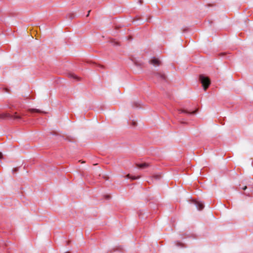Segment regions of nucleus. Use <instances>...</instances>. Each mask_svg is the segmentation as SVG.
Listing matches in <instances>:
<instances>
[{
  "instance_id": "obj_1",
  "label": "nucleus",
  "mask_w": 253,
  "mask_h": 253,
  "mask_svg": "<svg viewBox=\"0 0 253 253\" xmlns=\"http://www.w3.org/2000/svg\"><path fill=\"white\" fill-rule=\"evenodd\" d=\"M199 80L202 84L204 90H206L211 84V80L209 78L205 77L203 75H200Z\"/></svg>"
},
{
  "instance_id": "obj_2",
  "label": "nucleus",
  "mask_w": 253,
  "mask_h": 253,
  "mask_svg": "<svg viewBox=\"0 0 253 253\" xmlns=\"http://www.w3.org/2000/svg\"><path fill=\"white\" fill-rule=\"evenodd\" d=\"M194 204L199 210H202L204 207V204L201 202L195 201Z\"/></svg>"
},
{
  "instance_id": "obj_3",
  "label": "nucleus",
  "mask_w": 253,
  "mask_h": 253,
  "mask_svg": "<svg viewBox=\"0 0 253 253\" xmlns=\"http://www.w3.org/2000/svg\"><path fill=\"white\" fill-rule=\"evenodd\" d=\"M10 116V115L8 113H0V120L7 119V117Z\"/></svg>"
},
{
  "instance_id": "obj_4",
  "label": "nucleus",
  "mask_w": 253,
  "mask_h": 253,
  "mask_svg": "<svg viewBox=\"0 0 253 253\" xmlns=\"http://www.w3.org/2000/svg\"><path fill=\"white\" fill-rule=\"evenodd\" d=\"M151 63L156 66H159L160 64V61L157 58H154L150 61Z\"/></svg>"
},
{
  "instance_id": "obj_5",
  "label": "nucleus",
  "mask_w": 253,
  "mask_h": 253,
  "mask_svg": "<svg viewBox=\"0 0 253 253\" xmlns=\"http://www.w3.org/2000/svg\"><path fill=\"white\" fill-rule=\"evenodd\" d=\"M136 166L137 167H138L139 168L144 169V168H148L149 166V164L148 163H144L141 164H137Z\"/></svg>"
},
{
  "instance_id": "obj_6",
  "label": "nucleus",
  "mask_w": 253,
  "mask_h": 253,
  "mask_svg": "<svg viewBox=\"0 0 253 253\" xmlns=\"http://www.w3.org/2000/svg\"><path fill=\"white\" fill-rule=\"evenodd\" d=\"M179 111L181 113H187L189 114H195L196 113L197 110L192 111V112H189L184 109H180V110H179Z\"/></svg>"
},
{
  "instance_id": "obj_7",
  "label": "nucleus",
  "mask_w": 253,
  "mask_h": 253,
  "mask_svg": "<svg viewBox=\"0 0 253 253\" xmlns=\"http://www.w3.org/2000/svg\"><path fill=\"white\" fill-rule=\"evenodd\" d=\"M29 111L33 113V112H36L38 113H45V112L43 111H42L40 110L37 109H29Z\"/></svg>"
},
{
  "instance_id": "obj_8",
  "label": "nucleus",
  "mask_w": 253,
  "mask_h": 253,
  "mask_svg": "<svg viewBox=\"0 0 253 253\" xmlns=\"http://www.w3.org/2000/svg\"><path fill=\"white\" fill-rule=\"evenodd\" d=\"M68 76H69V77H70L71 78H73V79H76L77 80H79V78L73 73H69L68 74Z\"/></svg>"
},
{
  "instance_id": "obj_9",
  "label": "nucleus",
  "mask_w": 253,
  "mask_h": 253,
  "mask_svg": "<svg viewBox=\"0 0 253 253\" xmlns=\"http://www.w3.org/2000/svg\"><path fill=\"white\" fill-rule=\"evenodd\" d=\"M7 118H11L13 119H21L20 116L17 115L16 113H15V115L14 116L10 115V117H7Z\"/></svg>"
},
{
  "instance_id": "obj_10",
  "label": "nucleus",
  "mask_w": 253,
  "mask_h": 253,
  "mask_svg": "<svg viewBox=\"0 0 253 253\" xmlns=\"http://www.w3.org/2000/svg\"><path fill=\"white\" fill-rule=\"evenodd\" d=\"M127 176L128 177H129V178H131V179H133V180L136 179H138V178H139V177H140L139 176H137V177H135V176H130L129 174H128V175H127Z\"/></svg>"
},
{
  "instance_id": "obj_11",
  "label": "nucleus",
  "mask_w": 253,
  "mask_h": 253,
  "mask_svg": "<svg viewBox=\"0 0 253 253\" xmlns=\"http://www.w3.org/2000/svg\"><path fill=\"white\" fill-rule=\"evenodd\" d=\"M159 76L160 78H161L163 80H165L166 78V77L165 75L160 74Z\"/></svg>"
},
{
  "instance_id": "obj_12",
  "label": "nucleus",
  "mask_w": 253,
  "mask_h": 253,
  "mask_svg": "<svg viewBox=\"0 0 253 253\" xmlns=\"http://www.w3.org/2000/svg\"><path fill=\"white\" fill-rule=\"evenodd\" d=\"M17 170H18V168H15L12 169L13 172H16V171H17Z\"/></svg>"
},
{
  "instance_id": "obj_13",
  "label": "nucleus",
  "mask_w": 253,
  "mask_h": 253,
  "mask_svg": "<svg viewBox=\"0 0 253 253\" xmlns=\"http://www.w3.org/2000/svg\"><path fill=\"white\" fill-rule=\"evenodd\" d=\"M156 179H159L160 177V175H156L153 176Z\"/></svg>"
},
{
  "instance_id": "obj_14",
  "label": "nucleus",
  "mask_w": 253,
  "mask_h": 253,
  "mask_svg": "<svg viewBox=\"0 0 253 253\" xmlns=\"http://www.w3.org/2000/svg\"><path fill=\"white\" fill-rule=\"evenodd\" d=\"M2 154L1 152H0V159H1L2 158Z\"/></svg>"
},
{
  "instance_id": "obj_15",
  "label": "nucleus",
  "mask_w": 253,
  "mask_h": 253,
  "mask_svg": "<svg viewBox=\"0 0 253 253\" xmlns=\"http://www.w3.org/2000/svg\"><path fill=\"white\" fill-rule=\"evenodd\" d=\"M247 188V187L246 186H244L243 188V189L244 190H245Z\"/></svg>"
},
{
  "instance_id": "obj_16",
  "label": "nucleus",
  "mask_w": 253,
  "mask_h": 253,
  "mask_svg": "<svg viewBox=\"0 0 253 253\" xmlns=\"http://www.w3.org/2000/svg\"><path fill=\"white\" fill-rule=\"evenodd\" d=\"M90 12V10H89V11H88V13H87V15H86V16H87V17L89 16V12Z\"/></svg>"
},
{
  "instance_id": "obj_17",
  "label": "nucleus",
  "mask_w": 253,
  "mask_h": 253,
  "mask_svg": "<svg viewBox=\"0 0 253 253\" xmlns=\"http://www.w3.org/2000/svg\"><path fill=\"white\" fill-rule=\"evenodd\" d=\"M114 44L117 45L118 44V42H114Z\"/></svg>"
},
{
  "instance_id": "obj_18",
  "label": "nucleus",
  "mask_w": 253,
  "mask_h": 253,
  "mask_svg": "<svg viewBox=\"0 0 253 253\" xmlns=\"http://www.w3.org/2000/svg\"><path fill=\"white\" fill-rule=\"evenodd\" d=\"M136 123H135V122H133V126H135V125H136Z\"/></svg>"
}]
</instances>
